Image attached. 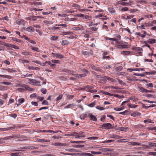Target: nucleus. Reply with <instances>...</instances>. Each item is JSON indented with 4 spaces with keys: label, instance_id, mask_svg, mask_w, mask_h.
<instances>
[{
    "label": "nucleus",
    "instance_id": "obj_45",
    "mask_svg": "<svg viewBox=\"0 0 156 156\" xmlns=\"http://www.w3.org/2000/svg\"><path fill=\"white\" fill-rule=\"evenodd\" d=\"M148 155H152L154 156H156V152H149L147 153Z\"/></svg>",
    "mask_w": 156,
    "mask_h": 156
},
{
    "label": "nucleus",
    "instance_id": "obj_46",
    "mask_svg": "<svg viewBox=\"0 0 156 156\" xmlns=\"http://www.w3.org/2000/svg\"><path fill=\"white\" fill-rule=\"evenodd\" d=\"M96 108L97 109L99 110L100 111H102L105 109V108L103 107H100L99 106H97L96 107Z\"/></svg>",
    "mask_w": 156,
    "mask_h": 156
},
{
    "label": "nucleus",
    "instance_id": "obj_62",
    "mask_svg": "<svg viewBox=\"0 0 156 156\" xmlns=\"http://www.w3.org/2000/svg\"><path fill=\"white\" fill-rule=\"evenodd\" d=\"M37 19L36 16H34L32 17L29 18V20H36Z\"/></svg>",
    "mask_w": 156,
    "mask_h": 156
},
{
    "label": "nucleus",
    "instance_id": "obj_25",
    "mask_svg": "<svg viewBox=\"0 0 156 156\" xmlns=\"http://www.w3.org/2000/svg\"><path fill=\"white\" fill-rule=\"evenodd\" d=\"M28 68L29 69L31 70H37L40 69L38 67H35L31 66H29Z\"/></svg>",
    "mask_w": 156,
    "mask_h": 156
},
{
    "label": "nucleus",
    "instance_id": "obj_28",
    "mask_svg": "<svg viewBox=\"0 0 156 156\" xmlns=\"http://www.w3.org/2000/svg\"><path fill=\"white\" fill-rule=\"evenodd\" d=\"M148 145L150 147H156V143H153L151 142H149L148 143Z\"/></svg>",
    "mask_w": 156,
    "mask_h": 156
},
{
    "label": "nucleus",
    "instance_id": "obj_50",
    "mask_svg": "<svg viewBox=\"0 0 156 156\" xmlns=\"http://www.w3.org/2000/svg\"><path fill=\"white\" fill-rule=\"evenodd\" d=\"M127 105L129 107L131 108H135L136 107V105H133L131 104H128Z\"/></svg>",
    "mask_w": 156,
    "mask_h": 156
},
{
    "label": "nucleus",
    "instance_id": "obj_7",
    "mask_svg": "<svg viewBox=\"0 0 156 156\" xmlns=\"http://www.w3.org/2000/svg\"><path fill=\"white\" fill-rule=\"evenodd\" d=\"M132 49L136 51L139 52V53L140 55H141L142 53V52H141V51L143 50V49L141 48L134 47Z\"/></svg>",
    "mask_w": 156,
    "mask_h": 156
},
{
    "label": "nucleus",
    "instance_id": "obj_6",
    "mask_svg": "<svg viewBox=\"0 0 156 156\" xmlns=\"http://www.w3.org/2000/svg\"><path fill=\"white\" fill-rule=\"evenodd\" d=\"M16 23L18 25H22L23 26L25 25V22L22 19H20L17 20L16 21Z\"/></svg>",
    "mask_w": 156,
    "mask_h": 156
},
{
    "label": "nucleus",
    "instance_id": "obj_32",
    "mask_svg": "<svg viewBox=\"0 0 156 156\" xmlns=\"http://www.w3.org/2000/svg\"><path fill=\"white\" fill-rule=\"evenodd\" d=\"M98 27H96L94 26L90 27V29L92 31H96L98 30Z\"/></svg>",
    "mask_w": 156,
    "mask_h": 156
},
{
    "label": "nucleus",
    "instance_id": "obj_11",
    "mask_svg": "<svg viewBox=\"0 0 156 156\" xmlns=\"http://www.w3.org/2000/svg\"><path fill=\"white\" fill-rule=\"evenodd\" d=\"M26 30L27 31L30 32H34V28H33V27L31 26L28 27H27Z\"/></svg>",
    "mask_w": 156,
    "mask_h": 156
},
{
    "label": "nucleus",
    "instance_id": "obj_41",
    "mask_svg": "<svg viewBox=\"0 0 156 156\" xmlns=\"http://www.w3.org/2000/svg\"><path fill=\"white\" fill-rule=\"evenodd\" d=\"M131 144L133 146H138L140 145V143L139 142H131Z\"/></svg>",
    "mask_w": 156,
    "mask_h": 156
},
{
    "label": "nucleus",
    "instance_id": "obj_61",
    "mask_svg": "<svg viewBox=\"0 0 156 156\" xmlns=\"http://www.w3.org/2000/svg\"><path fill=\"white\" fill-rule=\"evenodd\" d=\"M145 25L146 27H152L153 26V25L152 23H145Z\"/></svg>",
    "mask_w": 156,
    "mask_h": 156
},
{
    "label": "nucleus",
    "instance_id": "obj_18",
    "mask_svg": "<svg viewBox=\"0 0 156 156\" xmlns=\"http://www.w3.org/2000/svg\"><path fill=\"white\" fill-rule=\"evenodd\" d=\"M77 134V132H73V133L65 134L64 136H76Z\"/></svg>",
    "mask_w": 156,
    "mask_h": 156
},
{
    "label": "nucleus",
    "instance_id": "obj_55",
    "mask_svg": "<svg viewBox=\"0 0 156 156\" xmlns=\"http://www.w3.org/2000/svg\"><path fill=\"white\" fill-rule=\"evenodd\" d=\"M113 151V149L112 148H106V152L109 151V152H112Z\"/></svg>",
    "mask_w": 156,
    "mask_h": 156
},
{
    "label": "nucleus",
    "instance_id": "obj_34",
    "mask_svg": "<svg viewBox=\"0 0 156 156\" xmlns=\"http://www.w3.org/2000/svg\"><path fill=\"white\" fill-rule=\"evenodd\" d=\"M31 47V49L34 51H36L37 52H39L40 51V50L37 47Z\"/></svg>",
    "mask_w": 156,
    "mask_h": 156
},
{
    "label": "nucleus",
    "instance_id": "obj_8",
    "mask_svg": "<svg viewBox=\"0 0 156 156\" xmlns=\"http://www.w3.org/2000/svg\"><path fill=\"white\" fill-rule=\"evenodd\" d=\"M53 145L59 147L64 146L67 145L66 143H62L58 142H56L53 144Z\"/></svg>",
    "mask_w": 156,
    "mask_h": 156
},
{
    "label": "nucleus",
    "instance_id": "obj_15",
    "mask_svg": "<svg viewBox=\"0 0 156 156\" xmlns=\"http://www.w3.org/2000/svg\"><path fill=\"white\" fill-rule=\"evenodd\" d=\"M90 119L92 121H97V119L96 117L94 115L91 114L89 117Z\"/></svg>",
    "mask_w": 156,
    "mask_h": 156
},
{
    "label": "nucleus",
    "instance_id": "obj_49",
    "mask_svg": "<svg viewBox=\"0 0 156 156\" xmlns=\"http://www.w3.org/2000/svg\"><path fill=\"white\" fill-rule=\"evenodd\" d=\"M30 98H37V95L36 94H35V93L33 94L30 95Z\"/></svg>",
    "mask_w": 156,
    "mask_h": 156
},
{
    "label": "nucleus",
    "instance_id": "obj_2",
    "mask_svg": "<svg viewBox=\"0 0 156 156\" xmlns=\"http://www.w3.org/2000/svg\"><path fill=\"white\" fill-rule=\"evenodd\" d=\"M127 45H125L123 41H119L118 42V43L116 44V47L119 48H128L127 47Z\"/></svg>",
    "mask_w": 156,
    "mask_h": 156
},
{
    "label": "nucleus",
    "instance_id": "obj_29",
    "mask_svg": "<svg viewBox=\"0 0 156 156\" xmlns=\"http://www.w3.org/2000/svg\"><path fill=\"white\" fill-rule=\"evenodd\" d=\"M145 73L147 75H154L156 73V71H153L151 72H146Z\"/></svg>",
    "mask_w": 156,
    "mask_h": 156
},
{
    "label": "nucleus",
    "instance_id": "obj_24",
    "mask_svg": "<svg viewBox=\"0 0 156 156\" xmlns=\"http://www.w3.org/2000/svg\"><path fill=\"white\" fill-rule=\"evenodd\" d=\"M130 51H122L121 52V54L125 55H129Z\"/></svg>",
    "mask_w": 156,
    "mask_h": 156
},
{
    "label": "nucleus",
    "instance_id": "obj_59",
    "mask_svg": "<svg viewBox=\"0 0 156 156\" xmlns=\"http://www.w3.org/2000/svg\"><path fill=\"white\" fill-rule=\"evenodd\" d=\"M114 140H108L106 141H105L103 142V143H110L111 142H113L114 141Z\"/></svg>",
    "mask_w": 156,
    "mask_h": 156
},
{
    "label": "nucleus",
    "instance_id": "obj_52",
    "mask_svg": "<svg viewBox=\"0 0 156 156\" xmlns=\"http://www.w3.org/2000/svg\"><path fill=\"white\" fill-rule=\"evenodd\" d=\"M12 40L18 42H21V40H20L17 39L16 38H12Z\"/></svg>",
    "mask_w": 156,
    "mask_h": 156
},
{
    "label": "nucleus",
    "instance_id": "obj_17",
    "mask_svg": "<svg viewBox=\"0 0 156 156\" xmlns=\"http://www.w3.org/2000/svg\"><path fill=\"white\" fill-rule=\"evenodd\" d=\"M141 115V113L137 112H134L131 113V115L133 117H136L137 116H139Z\"/></svg>",
    "mask_w": 156,
    "mask_h": 156
},
{
    "label": "nucleus",
    "instance_id": "obj_35",
    "mask_svg": "<svg viewBox=\"0 0 156 156\" xmlns=\"http://www.w3.org/2000/svg\"><path fill=\"white\" fill-rule=\"evenodd\" d=\"M125 107L124 106H122L120 108H114V109L116 111H120L122 110L123 109H124Z\"/></svg>",
    "mask_w": 156,
    "mask_h": 156
},
{
    "label": "nucleus",
    "instance_id": "obj_40",
    "mask_svg": "<svg viewBox=\"0 0 156 156\" xmlns=\"http://www.w3.org/2000/svg\"><path fill=\"white\" fill-rule=\"evenodd\" d=\"M77 134L76 136H76V138H79L81 137H85V136L84 135H79L78 134V133H77Z\"/></svg>",
    "mask_w": 156,
    "mask_h": 156
},
{
    "label": "nucleus",
    "instance_id": "obj_51",
    "mask_svg": "<svg viewBox=\"0 0 156 156\" xmlns=\"http://www.w3.org/2000/svg\"><path fill=\"white\" fill-rule=\"evenodd\" d=\"M0 44L2 45H4L6 47H7L8 46V44L6 43H5L4 42H3L2 41H0Z\"/></svg>",
    "mask_w": 156,
    "mask_h": 156
},
{
    "label": "nucleus",
    "instance_id": "obj_31",
    "mask_svg": "<svg viewBox=\"0 0 156 156\" xmlns=\"http://www.w3.org/2000/svg\"><path fill=\"white\" fill-rule=\"evenodd\" d=\"M25 88L26 90L29 91H33L34 90V89L32 88L29 87L27 85H25Z\"/></svg>",
    "mask_w": 156,
    "mask_h": 156
},
{
    "label": "nucleus",
    "instance_id": "obj_14",
    "mask_svg": "<svg viewBox=\"0 0 156 156\" xmlns=\"http://www.w3.org/2000/svg\"><path fill=\"white\" fill-rule=\"evenodd\" d=\"M25 101L24 99L23 98H22L19 99L18 100V104H17V105L18 106L21 105L22 103H23Z\"/></svg>",
    "mask_w": 156,
    "mask_h": 156
},
{
    "label": "nucleus",
    "instance_id": "obj_5",
    "mask_svg": "<svg viewBox=\"0 0 156 156\" xmlns=\"http://www.w3.org/2000/svg\"><path fill=\"white\" fill-rule=\"evenodd\" d=\"M90 52H88L85 51H82V53L84 55H93V52L90 50Z\"/></svg>",
    "mask_w": 156,
    "mask_h": 156
},
{
    "label": "nucleus",
    "instance_id": "obj_60",
    "mask_svg": "<svg viewBox=\"0 0 156 156\" xmlns=\"http://www.w3.org/2000/svg\"><path fill=\"white\" fill-rule=\"evenodd\" d=\"M126 79H127V80H129V81H132L134 80V79H133L132 78H131L129 76H126Z\"/></svg>",
    "mask_w": 156,
    "mask_h": 156
},
{
    "label": "nucleus",
    "instance_id": "obj_57",
    "mask_svg": "<svg viewBox=\"0 0 156 156\" xmlns=\"http://www.w3.org/2000/svg\"><path fill=\"white\" fill-rule=\"evenodd\" d=\"M42 105H48V103L47 101L46 100H44L42 103Z\"/></svg>",
    "mask_w": 156,
    "mask_h": 156
},
{
    "label": "nucleus",
    "instance_id": "obj_54",
    "mask_svg": "<svg viewBox=\"0 0 156 156\" xmlns=\"http://www.w3.org/2000/svg\"><path fill=\"white\" fill-rule=\"evenodd\" d=\"M112 138H119V136L118 135L116 134L113 135L111 137Z\"/></svg>",
    "mask_w": 156,
    "mask_h": 156
},
{
    "label": "nucleus",
    "instance_id": "obj_64",
    "mask_svg": "<svg viewBox=\"0 0 156 156\" xmlns=\"http://www.w3.org/2000/svg\"><path fill=\"white\" fill-rule=\"evenodd\" d=\"M40 101H41L44 99V98L43 97L39 96L37 98Z\"/></svg>",
    "mask_w": 156,
    "mask_h": 156
},
{
    "label": "nucleus",
    "instance_id": "obj_38",
    "mask_svg": "<svg viewBox=\"0 0 156 156\" xmlns=\"http://www.w3.org/2000/svg\"><path fill=\"white\" fill-rule=\"evenodd\" d=\"M128 113H129V112L128 111L125 110L123 112L119 113V114L122 115H125L128 114Z\"/></svg>",
    "mask_w": 156,
    "mask_h": 156
},
{
    "label": "nucleus",
    "instance_id": "obj_20",
    "mask_svg": "<svg viewBox=\"0 0 156 156\" xmlns=\"http://www.w3.org/2000/svg\"><path fill=\"white\" fill-rule=\"evenodd\" d=\"M7 47H11V48H12L15 49H19V48L18 47L12 44H8V46Z\"/></svg>",
    "mask_w": 156,
    "mask_h": 156
},
{
    "label": "nucleus",
    "instance_id": "obj_44",
    "mask_svg": "<svg viewBox=\"0 0 156 156\" xmlns=\"http://www.w3.org/2000/svg\"><path fill=\"white\" fill-rule=\"evenodd\" d=\"M40 91L43 94H45L47 93V90L46 89L43 88L40 90Z\"/></svg>",
    "mask_w": 156,
    "mask_h": 156
},
{
    "label": "nucleus",
    "instance_id": "obj_19",
    "mask_svg": "<svg viewBox=\"0 0 156 156\" xmlns=\"http://www.w3.org/2000/svg\"><path fill=\"white\" fill-rule=\"evenodd\" d=\"M74 75L75 76H76L77 77L81 78V77H82L85 76H86V74H81L79 75L78 74H74Z\"/></svg>",
    "mask_w": 156,
    "mask_h": 156
},
{
    "label": "nucleus",
    "instance_id": "obj_58",
    "mask_svg": "<svg viewBox=\"0 0 156 156\" xmlns=\"http://www.w3.org/2000/svg\"><path fill=\"white\" fill-rule=\"evenodd\" d=\"M146 86L147 87H153V84L151 83L147 84L146 85Z\"/></svg>",
    "mask_w": 156,
    "mask_h": 156
},
{
    "label": "nucleus",
    "instance_id": "obj_23",
    "mask_svg": "<svg viewBox=\"0 0 156 156\" xmlns=\"http://www.w3.org/2000/svg\"><path fill=\"white\" fill-rule=\"evenodd\" d=\"M109 12L111 13L112 14H115V9L112 8H110L108 9Z\"/></svg>",
    "mask_w": 156,
    "mask_h": 156
},
{
    "label": "nucleus",
    "instance_id": "obj_53",
    "mask_svg": "<svg viewBox=\"0 0 156 156\" xmlns=\"http://www.w3.org/2000/svg\"><path fill=\"white\" fill-rule=\"evenodd\" d=\"M58 38V37L57 36H52L51 38V40H55Z\"/></svg>",
    "mask_w": 156,
    "mask_h": 156
},
{
    "label": "nucleus",
    "instance_id": "obj_10",
    "mask_svg": "<svg viewBox=\"0 0 156 156\" xmlns=\"http://www.w3.org/2000/svg\"><path fill=\"white\" fill-rule=\"evenodd\" d=\"M63 72L67 73L69 74H72L74 75V74L73 71L72 70H69L67 69H64L63 70Z\"/></svg>",
    "mask_w": 156,
    "mask_h": 156
},
{
    "label": "nucleus",
    "instance_id": "obj_47",
    "mask_svg": "<svg viewBox=\"0 0 156 156\" xmlns=\"http://www.w3.org/2000/svg\"><path fill=\"white\" fill-rule=\"evenodd\" d=\"M51 62L54 63L58 64H60V61L57 60H52Z\"/></svg>",
    "mask_w": 156,
    "mask_h": 156
},
{
    "label": "nucleus",
    "instance_id": "obj_33",
    "mask_svg": "<svg viewBox=\"0 0 156 156\" xmlns=\"http://www.w3.org/2000/svg\"><path fill=\"white\" fill-rule=\"evenodd\" d=\"M118 3L119 4L121 5L124 6L127 5V4H129V3H126L125 2H123L122 1L118 2Z\"/></svg>",
    "mask_w": 156,
    "mask_h": 156
},
{
    "label": "nucleus",
    "instance_id": "obj_43",
    "mask_svg": "<svg viewBox=\"0 0 156 156\" xmlns=\"http://www.w3.org/2000/svg\"><path fill=\"white\" fill-rule=\"evenodd\" d=\"M1 83L6 85H12V83L10 82H1Z\"/></svg>",
    "mask_w": 156,
    "mask_h": 156
},
{
    "label": "nucleus",
    "instance_id": "obj_48",
    "mask_svg": "<svg viewBox=\"0 0 156 156\" xmlns=\"http://www.w3.org/2000/svg\"><path fill=\"white\" fill-rule=\"evenodd\" d=\"M96 103L95 102H93L90 104H89L88 106L89 107H94V106L95 105Z\"/></svg>",
    "mask_w": 156,
    "mask_h": 156
},
{
    "label": "nucleus",
    "instance_id": "obj_13",
    "mask_svg": "<svg viewBox=\"0 0 156 156\" xmlns=\"http://www.w3.org/2000/svg\"><path fill=\"white\" fill-rule=\"evenodd\" d=\"M74 29L76 30H81L84 29V27L82 26H80L79 27H75L74 28Z\"/></svg>",
    "mask_w": 156,
    "mask_h": 156
},
{
    "label": "nucleus",
    "instance_id": "obj_26",
    "mask_svg": "<svg viewBox=\"0 0 156 156\" xmlns=\"http://www.w3.org/2000/svg\"><path fill=\"white\" fill-rule=\"evenodd\" d=\"M128 127H126L125 128L123 127H119L117 128V130H120L121 131H124L128 129Z\"/></svg>",
    "mask_w": 156,
    "mask_h": 156
},
{
    "label": "nucleus",
    "instance_id": "obj_27",
    "mask_svg": "<svg viewBox=\"0 0 156 156\" xmlns=\"http://www.w3.org/2000/svg\"><path fill=\"white\" fill-rule=\"evenodd\" d=\"M12 127H8L7 128H0V131H7L10 129H12Z\"/></svg>",
    "mask_w": 156,
    "mask_h": 156
},
{
    "label": "nucleus",
    "instance_id": "obj_3",
    "mask_svg": "<svg viewBox=\"0 0 156 156\" xmlns=\"http://www.w3.org/2000/svg\"><path fill=\"white\" fill-rule=\"evenodd\" d=\"M101 128H104L106 129H111L113 128L112 127V124L110 123H105L101 125Z\"/></svg>",
    "mask_w": 156,
    "mask_h": 156
},
{
    "label": "nucleus",
    "instance_id": "obj_9",
    "mask_svg": "<svg viewBox=\"0 0 156 156\" xmlns=\"http://www.w3.org/2000/svg\"><path fill=\"white\" fill-rule=\"evenodd\" d=\"M36 140L37 142L40 143L49 142L50 141V140H45L40 138H37Z\"/></svg>",
    "mask_w": 156,
    "mask_h": 156
},
{
    "label": "nucleus",
    "instance_id": "obj_37",
    "mask_svg": "<svg viewBox=\"0 0 156 156\" xmlns=\"http://www.w3.org/2000/svg\"><path fill=\"white\" fill-rule=\"evenodd\" d=\"M68 43V42L66 40H62V42L61 44L62 46H64Z\"/></svg>",
    "mask_w": 156,
    "mask_h": 156
},
{
    "label": "nucleus",
    "instance_id": "obj_36",
    "mask_svg": "<svg viewBox=\"0 0 156 156\" xmlns=\"http://www.w3.org/2000/svg\"><path fill=\"white\" fill-rule=\"evenodd\" d=\"M22 54L24 55H31V54L30 52L29 51H24L22 52Z\"/></svg>",
    "mask_w": 156,
    "mask_h": 156
},
{
    "label": "nucleus",
    "instance_id": "obj_56",
    "mask_svg": "<svg viewBox=\"0 0 156 156\" xmlns=\"http://www.w3.org/2000/svg\"><path fill=\"white\" fill-rule=\"evenodd\" d=\"M134 75L137 76H140L142 77L144 76L145 75L144 74H141L140 73H134Z\"/></svg>",
    "mask_w": 156,
    "mask_h": 156
},
{
    "label": "nucleus",
    "instance_id": "obj_12",
    "mask_svg": "<svg viewBox=\"0 0 156 156\" xmlns=\"http://www.w3.org/2000/svg\"><path fill=\"white\" fill-rule=\"evenodd\" d=\"M138 90L140 92L145 93V91H147V90L143 88L142 87H138Z\"/></svg>",
    "mask_w": 156,
    "mask_h": 156
},
{
    "label": "nucleus",
    "instance_id": "obj_22",
    "mask_svg": "<svg viewBox=\"0 0 156 156\" xmlns=\"http://www.w3.org/2000/svg\"><path fill=\"white\" fill-rule=\"evenodd\" d=\"M90 114L91 113L88 112L85 113L83 114L82 115L83 117V119H84L85 118H87V117H89V118Z\"/></svg>",
    "mask_w": 156,
    "mask_h": 156
},
{
    "label": "nucleus",
    "instance_id": "obj_63",
    "mask_svg": "<svg viewBox=\"0 0 156 156\" xmlns=\"http://www.w3.org/2000/svg\"><path fill=\"white\" fill-rule=\"evenodd\" d=\"M83 154L85 155V156H93L92 154L88 153H84Z\"/></svg>",
    "mask_w": 156,
    "mask_h": 156
},
{
    "label": "nucleus",
    "instance_id": "obj_30",
    "mask_svg": "<svg viewBox=\"0 0 156 156\" xmlns=\"http://www.w3.org/2000/svg\"><path fill=\"white\" fill-rule=\"evenodd\" d=\"M150 103H155V104L152 105H151L148 106V107H147V108H151V107H154L156 106V102L154 101H151L150 102Z\"/></svg>",
    "mask_w": 156,
    "mask_h": 156
},
{
    "label": "nucleus",
    "instance_id": "obj_16",
    "mask_svg": "<svg viewBox=\"0 0 156 156\" xmlns=\"http://www.w3.org/2000/svg\"><path fill=\"white\" fill-rule=\"evenodd\" d=\"M73 34V33L71 32H63L60 33V35H67L68 34L71 35Z\"/></svg>",
    "mask_w": 156,
    "mask_h": 156
},
{
    "label": "nucleus",
    "instance_id": "obj_21",
    "mask_svg": "<svg viewBox=\"0 0 156 156\" xmlns=\"http://www.w3.org/2000/svg\"><path fill=\"white\" fill-rule=\"evenodd\" d=\"M147 42L150 44H153L156 43V40L155 39H150L147 41Z\"/></svg>",
    "mask_w": 156,
    "mask_h": 156
},
{
    "label": "nucleus",
    "instance_id": "obj_1",
    "mask_svg": "<svg viewBox=\"0 0 156 156\" xmlns=\"http://www.w3.org/2000/svg\"><path fill=\"white\" fill-rule=\"evenodd\" d=\"M28 83L29 84L34 86H39L41 85L40 84L41 82L34 79H29Z\"/></svg>",
    "mask_w": 156,
    "mask_h": 156
},
{
    "label": "nucleus",
    "instance_id": "obj_42",
    "mask_svg": "<svg viewBox=\"0 0 156 156\" xmlns=\"http://www.w3.org/2000/svg\"><path fill=\"white\" fill-rule=\"evenodd\" d=\"M91 153L94 154L99 155L102 154V153L100 152H95L94 151H92Z\"/></svg>",
    "mask_w": 156,
    "mask_h": 156
},
{
    "label": "nucleus",
    "instance_id": "obj_39",
    "mask_svg": "<svg viewBox=\"0 0 156 156\" xmlns=\"http://www.w3.org/2000/svg\"><path fill=\"white\" fill-rule=\"evenodd\" d=\"M62 97V95L60 94L58 97L56 99V101H58L61 100Z\"/></svg>",
    "mask_w": 156,
    "mask_h": 156
},
{
    "label": "nucleus",
    "instance_id": "obj_4",
    "mask_svg": "<svg viewBox=\"0 0 156 156\" xmlns=\"http://www.w3.org/2000/svg\"><path fill=\"white\" fill-rule=\"evenodd\" d=\"M52 54L53 55V57L55 58L62 59L64 58V56L63 55L59 54L58 53H52Z\"/></svg>",
    "mask_w": 156,
    "mask_h": 156
}]
</instances>
